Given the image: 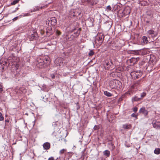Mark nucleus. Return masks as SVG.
Returning a JSON list of instances; mask_svg holds the SVG:
<instances>
[{
	"label": "nucleus",
	"instance_id": "1",
	"mask_svg": "<svg viewBox=\"0 0 160 160\" xmlns=\"http://www.w3.org/2000/svg\"><path fill=\"white\" fill-rule=\"evenodd\" d=\"M109 84L112 88H120L122 87L121 82L116 79H113L111 80L109 82Z\"/></svg>",
	"mask_w": 160,
	"mask_h": 160
},
{
	"label": "nucleus",
	"instance_id": "2",
	"mask_svg": "<svg viewBox=\"0 0 160 160\" xmlns=\"http://www.w3.org/2000/svg\"><path fill=\"white\" fill-rule=\"evenodd\" d=\"M104 38V36L102 34L99 33L97 34L95 40V43L97 45L99 46L102 44Z\"/></svg>",
	"mask_w": 160,
	"mask_h": 160
},
{
	"label": "nucleus",
	"instance_id": "3",
	"mask_svg": "<svg viewBox=\"0 0 160 160\" xmlns=\"http://www.w3.org/2000/svg\"><path fill=\"white\" fill-rule=\"evenodd\" d=\"M130 74L132 78L135 79L140 77L142 74V73L140 71H137L132 72Z\"/></svg>",
	"mask_w": 160,
	"mask_h": 160
},
{
	"label": "nucleus",
	"instance_id": "4",
	"mask_svg": "<svg viewBox=\"0 0 160 160\" xmlns=\"http://www.w3.org/2000/svg\"><path fill=\"white\" fill-rule=\"evenodd\" d=\"M57 22V20L56 18L54 17H53L50 18L49 19H48V21H47L46 23L48 24L49 25H55L56 24Z\"/></svg>",
	"mask_w": 160,
	"mask_h": 160
},
{
	"label": "nucleus",
	"instance_id": "5",
	"mask_svg": "<svg viewBox=\"0 0 160 160\" xmlns=\"http://www.w3.org/2000/svg\"><path fill=\"white\" fill-rule=\"evenodd\" d=\"M152 123L154 128L160 129V121L153 120Z\"/></svg>",
	"mask_w": 160,
	"mask_h": 160
},
{
	"label": "nucleus",
	"instance_id": "6",
	"mask_svg": "<svg viewBox=\"0 0 160 160\" xmlns=\"http://www.w3.org/2000/svg\"><path fill=\"white\" fill-rule=\"evenodd\" d=\"M130 13V9L129 7H128L126 8L122 12L124 16H125L126 15L129 14Z\"/></svg>",
	"mask_w": 160,
	"mask_h": 160
},
{
	"label": "nucleus",
	"instance_id": "7",
	"mask_svg": "<svg viewBox=\"0 0 160 160\" xmlns=\"http://www.w3.org/2000/svg\"><path fill=\"white\" fill-rule=\"evenodd\" d=\"M140 113L143 114L145 116H147L148 113V112L146 109L145 107H142L139 110Z\"/></svg>",
	"mask_w": 160,
	"mask_h": 160
},
{
	"label": "nucleus",
	"instance_id": "8",
	"mask_svg": "<svg viewBox=\"0 0 160 160\" xmlns=\"http://www.w3.org/2000/svg\"><path fill=\"white\" fill-rule=\"evenodd\" d=\"M43 146L44 149L48 150L50 148V144L48 142H46L43 144Z\"/></svg>",
	"mask_w": 160,
	"mask_h": 160
},
{
	"label": "nucleus",
	"instance_id": "9",
	"mask_svg": "<svg viewBox=\"0 0 160 160\" xmlns=\"http://www.w3.org/2000/svg\"><path fill=\"white\" fill-rule=\"evenodd\" d=\"M105 63L106 65H105V66L106 67V68L107 69H109L110 68V67L113 64L111 60H110V61L106 62Z\"/></svg>",
	"mask_w": 160,
	"mask_h": 160
},
{
	"label": "nucleus",
	"instance_id": "10",
	"mask_svg": "<svg viewBox=\"0 0 160 160\" xmlns=\"http://www.w3.org/2000/svg\"><path fill=\"white\" fill-rule=\"evenodd\" d=\"M142 42L144 44H147L148 42L147 38L146 36H143L142 38Z\"/></svg>",
	"mask_w": 160,
	"mask_h": 160
},
{
	"label": "nucleus",
	"instance_id": "11",
	"mask_svg": "<svg viewBox=\"0 0 160 160\" xmlns=\"http://www.w3.org/2000/svg\"><path fill=\"white\" fill-rule=\"evenodd\" d=\"M122 128L124 129H130L131 128V124H124L122 126Z\"/></svg>",
	"mask_w": 160,
	"mask_h": 160
},
{
	"label": "nucleus",
	"instance_id": "12",
	"mask_svg": "<svg viewBox=\"0 0 160 160\" xmlns=\"http://www.w3.org/2000/svg\"><path fill=\"white\" fill-rule=\"evenodd\" d=\"M47 59H42L41 58L38 59L37 61V63H40L43 62H45V61H47Z\"/></svg>",
	"mask_w": 160,
	"mask_h": 160
},
{
	"label": "nucleus",
	"instance_id": "13",
	"mask_svg": "<svg viewBox=\"0 0 160 160\" xmlns=\"http://www.w3.org/2000/svg\"><path fill=\"white\" fill-rule=\"evenodd\" d=\"M110 154V151L108 150H105L103 152V154L105 156H106L107 157H108Z\"/></svg>",
	"mask_w": 160,
	"mask_h": 160
},
{
	"label": "nucleus",
	"instance_id": "14",
	"mask_svg": "<svg viewBox=\"0 0 160 160\" xmlns=\"http://www.w3.org/2000/svg\"><path fill=\"white\" fill-rule=\"evenodd\" d=\"M45 63V62H42L40 63H36L37 66L39 68H42L44 66V64Z\"/></svg>",
	"mask_w": 160,
	"mask_h": 160
},
{
	"label": "nucleus",
	"instance_id": "15",
	"mask_svg": "<svg viewBox=\"0 0 160 160\" xmlns=\"http://www.w3.org/2000/svg\"><path fill=\"white\" fill-rule=\"evenodd\" d=\"M154 153L156 154H160V148H156L154 151Z\"/></svg>",
	"mask_w": 160,
	"mask_h": 160
},
{
	"label": "nucleus",
	"instance_id": "16",
	"mask_svg": "<svg viewBox=\"0 0 160 160\" xmlns=\"http://www.w3.org/2000/svg\"><path fill=\"white\" fill-rule=\"evenodd\" d=\"M154 32H155L152 29H150L147 32V34H148L151 35L154 34Z\"/></svg>",
	"mask_w": 160,
	"mask_h": 160
},
{
	"label": "nucleus",
	"instance_id": "17",
	"mask_svg": "<svg viewBox=\"0 0 160 160\" xmlns=\"http://www.w3.org/2000/svg\"><path fill=\"white\" fill-rule=\"evenodd\" d=\"M104 94L107 96L110 97L112 96V94L107 91H105L104 92Z\"/></svg>",
	"mask_w": 160,
	"mask_h": 160
},
{
	"label": "nucleus",
	"instance_id": "18",
	"mask_svg": "<svg viewBox=\"0 0 160 160\" xmlns=\"http://www.w3.org/2000/svg\"><path fill=\"white\" fill-rule=\"evenodd\" d=\"M140 100V98H138L137 97H135L132 98V100L133 101H138Z\"/></svg>",
	"mask_w": 160,
	"mask_h": 160
},
{
	"label": "nucleus",
	"instance_id": "19",
	"mask_svg": "<svg viewBox=\"0 0 160 160\" xmlns=\"http://www.w3.org/2000/svg\"><path fill=\"white\" fill-rule=\"evenodd\" d=\"M19 1L18 0H14L11 3L12 5H14L16 3H18Z\"/></svg>",
	"mask_w": 160,
	"mask_h": 160
},
{
	"label": "nucleus",
	"instance_id": "20",
	"mask_svg": "<svg viewBox=\"0 0 160 160\" xmlns=\"http://www.w3.org/2000/svg\"><path fill=\"white\" fill-rule=\"evenodd\" d=\"M94 54V52L92 50H90L88 54V55L90 56L93 55Z\"/></svg>",
	"mask_w": 160,
	"mask_h": 160
},
{
	"label": "nucleus",
	"instance_id": "21",
	"mask_svg": "<svg viewBox=\"0 0 160 160\" xmlns=\"http://www.w3.org/2000/svg\"><path fill=\"white\" fill-rule=\"evenodd\" d=\"M4 120V117L2 116V113L0 112V121H2Z\"/></svg>",
	"mask_w": 160,
	"mask_h": 160
},
{
	"label": "nucleus",
	"instance_id": "22",
	"mask_svg": "<svg viewBox=\"0 0 160 160\" xmlns=\"http://www.w3.org/2000/svg\"><path fill=\"white\" fill-rule=\"evenodd\" d=\"M146 95V93L145 92L142 93L141 95V97L142 98H143L144 97H145Z\"/></svg>",
	"mask_w": 160,
	"mask_h": 160
},
{
	"label": "nucleus",
	"instance_id": "23",
	"mask_svg": "<svg viewBox=\"0 0 160 160\" xmlns=\"http://www.w3.org/2000/svg\"><path fill=\"white\" fill-rule=\"evenodd\" d=\"M65 151V150L63 149L61 150L60 151V154H62Z\"/></svg>",
	"mask_w": 160,
	"mask_h": 160
},
{
	"label": "nucleus",
	"instance_id": "24",
	"mask_svg": "<svg viewBox=\"0 0 160 160\" xmlns=\"http://www.w3.org/2000/svg\"><path fill=\"white\" fill-rule=\"evenodd\" d=\"M81 29V28H79L77 30V36H78L79 35Z\"/></svg>",
	"mask_w": 160,
	"mask_h": 160
},
{
	"label": "nucleus",
	"instance_id": "25",
	"mask_svg": "<svg viewBox=\"0 0 160 160\" xmlns=\"http://www.w3.org/2000/svg\"><path fill=\"white\" fill-rule=\"evenodd\" d=\"M35 37V35L34 34H32L31 35V38L32 39H34Z\"/></svg>",
	"mask_w": 160,
	"mask_h": 160
},
{
	"label": "nucleus",
	"instance_id": "26",
	"mask_svg": "<svg viewBox=\"0 0 160 160\" xmlns=\"http://www.w3.org/2000/svg\"><path fill=\"white\" fill-rule=\"evenodd\" d=\"M56 33L58 35H60L61 34V32L60 31L58 30H57L56 31Z\"/></svg>",
	"mask_w": 160,
	"mask_h": 160
},
{
	"label": "nucleus",
	"instance_id": "27",
	"mask_svg": "<svg viewBox=\"0 0 160 160\" xmlns=\"http://www.w3.org/2000/svg\"><path fill=\"white\" fill-rule=\"evenodd\" d=\"M138 110V108L137 107H135L133 109V111L135 112H136Z\"/></svg>",
	"mask_w": 160,
	"mask_h": 160
},
{
	"label": "nucleus",
	"instance_id": "28",
	"mask_svg": "<svg viewBox=\"0 0 160 160\" xmlns=\"http://www.w3.org/2000/svg\"><path fill=\"white\" fill-rule=\"evenodd\" d=\"M107 9L109 10H110L111 9V8L110 6H108L107 7Z\"/></svg>",
	"mask_w": 160,
	"mask_h": 160
},
{
	"label": "nucleus",
	"instance_id": "29",
	"mask_svg": "<svg viewBox=\"0 0 160 160\" xmlns=\"http://www.w3.org/2000/svg\"><path fill=\"white\" fill-rule=\"evenodd\" d=\"M2 91V86L0 85V93Z\"/></svg>",
	"mask_w": 160,
	"mask_h": 160
},
{
	"label": "nucleus",
	"instance_id": "30",
	"mask_svg": "<svg viewBox=\"0 0 160 160\" xmlns=\"http://www.w3.org/2000/svg\"><path fill=\"white\" fill-rule=\"evenodd\" d=\"M131 116L132 117H136L137 118V116L134 113L132 114Z\"/></svg>",
	"mask_w": 160,
	"mask_h": 160
},
{
	"label": "nucleus",
	"instance_id": "31",
	"mask_svg": "<svg viewBox=\"0 0 160 160\" xmlns=\"http://www.w3.org/2000/svg\"><path fill=\"white\" fill-rule=\"evenodd\" d=\"M48 160H54V159L53 157H51L49 158Z\"/></svg>",
	"mask_w": 160,
	"mask_h": 160
},
{
	"label": "nucleus",
	"instance_id": "32",
	"mask_svg": "<svg viewBox=\"0 0 160 160\" xmlns=\"http://www.w3.org/2000/svg\"><path fill=\"white\" fill-rule=\"evenodd\" d=\"M52 78L53 79L55 78V75L54 74H52L51 75Z\"/></svg>",
	"mask_w": 160,
	"mask_h": 160
},
{
	"label": "nucleus",
	"instance_id": "33",
	"mask_svg": "<svg viewBox=\"0 0 160 160\" xmlns=\"http://www.w3.org/2000/svg\"><path fill=\"white\" fill-rule=\"evenodd\" d=\"M39 10V9H38V8H36V9H34V10H33V12L37 10Z\"/></svg>",
	"mask_w": 160,
	"mask_h": 160
},
{
	"label": "nucleus",
	"instance_id": "34",
	"mask_svg": "<svg viewBox=\"0 0 160 160\" xmlns=\"http://www.w3.org/2000/svg\"><path fill=\"white\" fill-rule=\"evenodd\" d=\"M97 126L96 125H95L94 126L93 128L94 130H96L97 129Z\"/></svg>",
	"mask_w": 160,
	"mask_h": 160
},
{
	"label": "nucleus",
	"instance_id": "35",
	"mask_svg": "<svg viewBox=\"0 0 160 160\" xmlns=\"http://www.w3.org/2000/svg\"><path fill=\"white\" fill-rule=\"evenodd\" d=\"M157 2H160V0H155Z\"/></svg>",
	"mask_w": 160,
	"mask_h": 160
},
{
	"label": "nucleus",
	"instance_id": "36",
	"mask_svg": "<svg viewBox=\"0 0 160 160\" xmlns=\"http://www.w3.org/2000/svg\"><path fill=\"white\" fill-rule=\"evenodd\" d=\"M74 33L75 34H76L77 35V32H74Z\"/></svg>",
	"mask_w": 160,
	"mask_h": 160
},
{
	"label": "nucleus",
	"instance_id": "37",
	"mask_svg": "<svg viewBox=\"0 0 160 160\" xmlns=\"http://www.w3.org/2000/svg\"><path fill=\"white\" fill-rule=\"evenodd\" d=\"M5 122H9V120H5Z\"/></svg>",
	"mask_w": 160,
	"mask_h": 160
},
{
	"label": "nucleus",
	"instance_id": "38",
	"mask_svg": "<svg viewBox=\"0 0 160 160\" xmlns=\"http://www.w3.org/2000/svg\"><path fill=\"white\" fill-rule=\"evenodd\" d=\"M18 18V17H16L14 18V19H17Z\"/></svg>",
	"mask_w": 160,
	"mask_h": 160
},
{
	"label": "nucleus",
	"instance_id": "39",
	"mask_svg": "<svg viewBox=\"0 0 160 160\" xmlns=\"http://www.w3.org/2000/svg\"><path fill=\"white\" fill-rule=\"evenodd\" d=\"M79 107H78V108H77V109H79Z\"/></svg>",
	"mask_w": 160,
	"mask_h": 160
}]
</instances>
